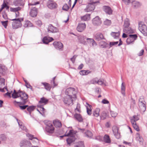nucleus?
Returning <instances> with one entry per match:
<instances>
[{"label": "nucleus", "instance_id": "nucleus-26", "mask_svg": "<svg viewBox=\"0 0 147 147\" xmlns=\"http://www.w3.org/2000/svg\"><path fill=\"white\" fill-rule=\"evenodd\" d=\"M41 84L43 85L45 88L47 90L50 91L51 88V86L50 85L46 82H42Z\"/></svg>", "mask_w": 147, "mask_h": 147}, {"label": "nucleus", "instance_id": "nucleus-27", "mask_svg": "<svg viewBox=\"0 0 147 147\" xmlns=\"http://www.w3.org/2000/svg\"><path fill=\"white\" fill-rule=\"evenodd\" d=\"M86 107L87 112L88 115H90L92 113L91 107L92 106L88 103H86Z\"/></svg>", "mask_w": 147, "mask_h": 147}, {"label": "nucleus", "instance_id": "nucleus-38", "mask_svg": "<svg viewBox=\"0 0 147 147\" xmlns=\"http://www.w3.org/2000/svg\"><path fill=\"white\" fill-rule=\"evenodd\" d=\"M57 5L55 3H49L48 5V7L50 9H53L56 8Z\"/></svg>", "mask_w": 147, "mask_h": 147}, {"label": "nucleus", "instance_id": "nucleus-57", "mask_svg": "<svg viewBox=\"0 0 147 147\" xmlns=\"http://www.w3.org/2000/svg\"><path fill=\"white\" fill-rule=\"evenodd\" d=\"M5 80L4 78H1V77L0 76V83L1 85L2 86H4L5 84Z\"/></svg>", "mask_w": 147, "mask_h": 147}, {"label": "nucleus", "instance_id": "nucleus-33", "mask_svg": "<svg viewBox=\"0 0 147 147\" xmlns=\"http://www.w3.org/2000/svg\"><path fill=\"white\" fill-rule=\"evenodd\" d=\"M120 34V32L118 31L117 32H112L111 33V35L115 38L118 37Z\"/></svg>", "mask_w": 147, "mask_h": 147}, {"label": "nucleus", "instance_id": "nucleus-62", "mask_svg": "<svg viewBox=\"0 0 147 147\" xmlns=\"http://www.w3.org/2000/svg\"><path fill=\"white\" fill-rule=\"evenodd\" d=\"M66 141L67 142V144H70L73 141V140L71 138H67L66 140Z\"/></svg>", "mask_w": 147, "mask_h": 147}, {"label": "nucleus", "instance_id": "nucleus-42", "mask_svg": "<svg viewBox=\"0 0 147 147\" xmlns=\"http://www.w3.org/2000/svg\"><path fill=\"white\" fill-rule=\"evenodd\" d=\"M90 73V71L89 70H82L80 72V74L81 75H87Z\"/></svg>", "mask_w": 147, "mask_h": 147}, {"label": "nucleus", "instance_id": "nucleus-30", "mask_svg": "<svg viewBox=\"0 0 147 147\" xmlns=\"http://www.w3.org/2000/svg\"><path fill=\"white\" fill-rule=\"evenodd\" d=\"M90 14H87L84 16L81 17V19L85 21L88 20H90Z\"/></svg>", "mask_w": 147, "mask_h": 147}, {"label": "nucleus", "instance_id": "nucleus-17", "mask_svg": "<svg viewBox=\"0 0 147 147\" xmlns=\"http://www.w3.org/2000/svg\"><path fill=\"white\" fill-rule=\"evenodd\" d=\"M123 31L124 33L128 34H133L135 33V30L131 28L130 26L123 29Z\"/></svg>", "mask_w": 147, "mask_h": 147}, {"label": "nucleus", "instance_id": "nucleus-7", "mask_svg": "<svg viewBox=\"0 0 147 147\" xmlns=\"http://www.w3.org/2000/svg\"><path fill=\"white\" fill-rule=\"evenodd\" d=\"M53 45L56 49L60 51L63 50V45L62 43L59 41H55L53 43Z\"/></svg>", "mask_w": 147, "mask_h": 147}, {"label": "nucleus", "instance_id": "nucleus-45", "mask_svg": "<svg viewBox=\"0 0 147 147\" xmlns=\"http://www.w3.org/2000/svg\"><path fill=\"white\" fill-rule=\"evenodd\" d=\"M28 107L27 108V110L30 113V114L31 112L34 109L35 107L33 106H31Z\"/></svg>", "mask_w": 147, "mask_h": 147}, {"label": "nucleus", "instance_id": "nucleus-48", "mask_svg": "<svg viewBox=\"0 0 147 147\" xmlns=\"http://www.w3.org/2000/svg\"><path fill=\"white\" fill-rule=\"evenodd\" d=\"M26 136L28 137L30 140H32L33 139H35L38 141V138L36 137H34L33 136L30 134L28 133L26 134Z\"/></svg>", "mask_w": 147, "mask_h": 147}, {"label": "nucleus", "instance_id": "nucleus-15", "mask_svg": "<svg viewBox=\"0 0 147 147\" xmlns=\"http://www.w3.org/2000/svg\"><path fill=\"white\" fill-rule=\"evenodd\" d=\"M13 4L16 6H24V3L23 0H14L13 2Z\"/></svg>", "mask_w": 147, "mask_h": 147}, {"label": "nucleus", "instance_id": "nucleus-56", "mask_svg": "<svg viewBox=\"0 0 147 147\" xmlns=\"http://www.w3.org/2000/svg\"><path fill=\"white\" fill-rule=\"evenodd\" d=\"M0 139L3 141H5L7 139V137L4 134H1L0 135Z\"/></svg>", "mask_w": 147, "mask_h": 147}, {"label": "nucleus", "instance_id": "nucleus-35", "mask_svg": "<svg viewBox=\"0 0 147 147\" xmlns=\"http://www.w3.org/2000/svg\"><path fill=\"white\" fill-rule=\"evenodd\" d=\"M53 123L55 126L56 127H60L61 126V123L59 121H53Z\"/></svg>", "mask_w": 147, "mask_h": 147}, {"label": "nucleus", "instance_id": "nucleus-31", "mask_svg": "<svg viewBox=\"0 0 147 147\" xmlns=\"http://www.w3.org/2000/svg\"><path fill=\"white\" fill-rule=\"evenodd\" d=\"M125 87L124 85L123 82L122 83L121 86V93L123 96H125Z\"/></svg>", "mask_w": 147, "mask_h": 147}, {"label": "nucleus", "instance_id": "nucleus-14", "mask_svg": "<svg viewBox=\"0 0 147 147\" xmlns=\"http://www.w3.org/2000/svg\"><path fill=\"white\" fill-rule=\"evenodd\" d=\"M86 28V25L85 23H80L78 24L77 28V31L79 32H82Z\"/></svg>", "mask_w": 147, "mask_h": 147}, {"label": "nucleus", "instance_id": "nucleus-58", "mask_svg": "<svg viewBox=\"0 0 147 147\" xmlns=\"http://www.w3.org/2000/svg\"><path fill=\"white\" fill-rule=\"evenodd\" d=\"M118 43V41L110 42L109 43L110 47H109V48L113 46L117 45Z\"/></svg>", "mask_w": 147, "mask_h": 147}, {"label": "nucleus", "instance_id": "nucleus-54", "mask_svg": "<svg viewBox=\"0 0 147 147\" xmlns=\"http://www.w3.org/2000/svg\"><path fill=\"white\" fill-rule=\"evenodd\" d=\"M129 36L130 38H131L134 41L138 37L136 34H130L129 35Z\"/></svg>", "mask_w": 147, "mask_h": 147}, {"label": "nucleus", "instance_id": "nucleus-25", "mask_svg": "<svg viewBox=\"0 0 147 147\" xmlns=\"http://www.w3.org/2000/svg\"><path fill=\"white\" fill-rule=\"evenodd\" d=\"M141 101V102H139V106L140 108L142 110V111H143L144 112L146 110V105L143 102H142V101Z\"/></svg>", "mask_w": 147, "mask_h": 147}, {"label": "nucleus", "instance_id": "nucleus-6", "mask_svg": "<svg viewBox=\"0 0 147 147\" xmlns=\"http://www.w3.org/2000/svg\"><path fill=\"white\" fill-rule=\"evenodd\" d=\"M76 99V98H74L71 97L66 96L64 98L63 102L65 104L67 105H72L73 104V100Z\"/></svg>", "mask_w": 147, "mask_h": 147}, {"label": "nucleus", "instance_id": "nucleus-36", "mask_svg": "<svg viewBox=\"0 0 147 147\" xmlns=\"http://www.w3.org/2000/svg\"><path fill=\"white\" fill-rule=\"evenodd\" d=\"M74 117L78 121L82 122L83 121V119L82 116L80 114H76L74 115Z\"/></svg>", "mask_w": 147, "mask_h": 147}, {"label": "nucleus", "instance_id": "nucleus-4", "mask_svg": "<svg viewBox=\"0 0 147 147\" xmlns=\"http://www.w3.org/2000/svg\"><path fill=\"white\" fill-rule=\"evenodd\" d=\"M139 30L145 36H147V26L142 22L138 24Z\"/></svg>", "mask_w": 147, "mask_h": 147}, {"label": "nucleus", "instance_id": "nucleus-63", "mask_svg": "<svg viewBox=\"0 0 147 147\" xmlns=\"http://www.w3.org/2000/svg\"><path fill=\"white\" fill-rule=\"evenodd\" d=\"M28 105H24V106H19V107L20 108V109L21 110H23L25 109L26 107H28Z\"/></svg>", "mask_w": 147, "mask_h": 147}, {"label": "nucleus", "instance_id": "nucleus-20", "mask_svg": "<svg viewBox=\"0 0 147 147\" xmlns=\"http://www.w3.org/2000/svg\"><path fill=\"white\" fill-rule=\"evenodd\" d=\"M74 131L73 130H70L69 131L68 133H67V132H66L64 135L63 136H60V137L61 138H62L64 136L73 137L74 134Z\"/></svg>", "mask_w": 147, "mask_h": 147}, {"label": "nucleus", "instance_id": "nucleus-46", "mask_svg": "<svg viewBox=\"0 0 147 147\" xmlns=\"http://www.w3.org/2000/svg\"><path fill=\"white\" fill-rule=\"evenodd\" d=\"M132 126L134 129L136 130L137 131H140V129L138 125L136 124V123H131Z\"/></svg>", "mask_w": 147, "mask_h": 147}, {"label": "nucleus", "instance_id": "nucleus-11", "mask_svg": "<svg viewBox=\"0 0 147 147\" xmlns=\"http://www.w3.org/2000/svg\"><path fill=\"white\" fill-rule=\"evenodd\" d=\"M31 145V143L28 141L22 140L20 142L21 147H30Z\"/></svg>", "mask_w": 147, "mask_h": 147}, {"label": "nucleus", "instance_id": "nucleus-52", "mask_svg": "<svg viewBox=\"0 0 147 147\" xmlns=\"http://www.w3.org/2000/svg\"><path fill=\"white\" fill-rule=\"evenodd\" d=\"M1 22L4 28L5 29L7 28L8 25V21H1Z\"/></svg>", "mask_w": 147, "mask_h": 147}, {"label": "nucleus", "instance_id": "nucleus-60", "mask_svg": "<svg viewBox=\"0 0 147 147\" xmlns=\"http://www.w3.org/2000/svg\"><path fill=\"white\" fill-rule=\"evenodd\" d=\"M69 9V7L67 4H65L63 6L62 9L65 11H67Z\"/></svg>", "mask_w": 147, "mask_h": 147}, {"label": "nucleus", "instance_id": "nucleus-16", "mask_svg": "<svg viewBox=\"0 0 147 147\" xmlns=\"http://www.w3.org/2000/svg\"><path fill=\"white\" fill-rule=\"evenodd\" d=\"M53 40V38L52 37L45 36L43 38L42 41L44 44H47L49 42Z\"/></svg>", "mask_w": 147, "mask_h": 147}, {"label": "nucleus", "instance_id": "nucleus-23", "mask_svg": "<svg viewBox=\"0 0 147 147\" xmlns=\"http://www.w3.org/2000/svg\"><path fill=\"white\" fill-rule=\"evenodd\" d=\"M131 123H136V121L139 119V116L138 115H134L133 117L130 118Z\"/></svg>", "mask_w": 147, "mask_h": 147}, {"label": "nucleus", "instance_id": "nucleus-10", "mask_svg": "<svg viewBox=\"0 0 147 147\" xmlns=\"http://www.w3.org/2000/svg\"><path fill=\"white\" fill-rule=\"evenodd\" d=\"M92 23L94 25L98 26L101 24L100 18L98 16L96 17L92 20Z\"/></svg>", "mask_w": 147, "mask_h": 147}, {"label": "nucleus", "instance_id": "nucleus-18", "mask_svg": "<svg viewBox=\"0 0 147 147\" xmlns=\"http://www.w3.org/2000/svg\"><path fill=\"white\" fill-rule=\"evenodd\" d=\"M113 134L116 138L117 139H119L120 138V135L118 132V128L117 127H113Z\"/></svg>", "mask_w": 147, "mask_h": 147}, {"label": "nucleus", "instance_id": "nucleus-47", "mask_svg": "<svg viewBox=\"0 0 147 147\" xmlns=\"http://www.w3.org/2000/svg\"><path fill=\"white\" fill-rule=\"evenodd\" d=\"M130 38L129 36L127 38L126 42L127 44V45H129L130 44H133L134 41L131 38Z\"/></svg>", "mask_w": 147, "mask_h": 147}, {"label": "nucleus", "instance_id": "nucleus-2", "mask_svg": "<svg viewBox=\"0 0 147 147\" xmlns=\"http://www.w3.org/2000/svg\"><path fill=\"white\" fill-rule=\"evenodd\" d=\"M45 125H46L45 128L46 131L49 134H52L54 133V127L52 125L51 121H45L44 122Z\"/></svg>", "mask_w": 147, "mask_h": 147}, {"label": "nucleus", "instance_id": "nucleus-43", "mask_svg": "<svg viewBox=\"0 0 147 147\" xmlns=\"http://www.w3.org/2000/svg\"><path fill=\"white\" fill-rule=\"evenodd\" d=\"M107 117V113L105 111H103L101 114L100 117L101 119L102 120L105 119Z\"/></svg>", "mask_w": 147, "mask_h": 147}, {"label": "nucleus", "instance_id": "nucleus-29", "mask_svg": "<svg viewBox=\"0 0 147 147\" xmlns=\"http://www.w3.org/2000/svg\"><path fill=\"white\" fill-rule=\"evenodd\" d=\"M129 25L130 23L129 19L127 18L124 21V24L123 26V29L129 27Z\"/></svg>", "mask_w": 147, "mask_h": 147}, {"label": "nucleus", "instance_id": "nucleus-59", "mask_svg": "<svg viewBox=\"0 0 147 147\" xmlns=\"http://www.w3.org/2000/svg\"><path fill=\"white\" fill-rule=\"evenodd\" d=\"M79 39L81 43L84 44V41L83 37L80 36L79 37Z\"/></svg>", "mask_w": 147, "mask_h": 147}, {"label": "nucleus", "instance_id": "nucleus-24", "mask_svg": "<svg viewBox=\"0 0 147 147\" xmlns=\"http://www.w3.org/2000/svg\"><path fill=\"white\" fill-rule=\"evenodd\" d=\"M43 106L41 107H37L38 108L40 109H37V111L39 112L42 115L44 116V114L46 112L45 109L43 107Z\"/></svg>", "mask_w": 147, "mask_h": 147}, {"label": "nucleus", "instance_id": "nucleus-40", "mask_svg": "<svg viewBox=\"0 0 147 147\" xmlns=\"http://www.w3.org/2000/svg\"><path fill=\"white\" fill-rule=\"evenodd\" d=\"M106 81L103 79H100L98 80V84L99 85H102L104 84L106 85Z\"/></svg>", "mask_w": 147, "mask_h": 147}, {"label": "nucleus", "instance_id": "nucleus-13", "mask_svg": "<svg viewBox=\"0 0 147 147\" xmlns=\"http://www.w3.org/2000/svg\"><path fill=\"white\" fill-rule=\"evenodd\" d=\"M47 30L49 32L55 33L59 32L58 29L57 28L54 27L51 24L49 25Z\"/></svg>", "mask_w": 147, "mask_h": 147}, {"label": "nucleus", "instance_id": "nucleus-12", "mask_svg": "<svg viewBox=\"0 0 147 147\" xmlns=\"http://www.w3.org/2000/svg\"><path fill=\"white\" fill-rule=\"evenodd\" d=\"M94 38L96 40L98 41L105 39L103 34L100 32H98L95 34L94 35Z\"/></svg>", "mask_w": 147, "mask_h": 147}, {"label": "nucleus", "instance_id": "nucleus-61", "mask_svg": "<svg viewBox=\"0 0 147 147\" xmlns=\"http://www.w3.org/2000/svg\"><path fill=\"white\" fill-rule=\"evenodd\" d=\"M110 113L111 116L112 117H115L117 116V114L116 112H115L114 111H111L110 112Z\"/></svg>", "mask_w": 147, "mask_h": 147}, {"label": "nucleus", "instance_id": "nucleus-9", "mask_svg": "<svg viewBox=\"0 0 147 147\" xmlns=\"http://www.w3.org/2000/svg\"><path fill=\"white\" fill-rule=\"evenodd\" d=\"M94 3H89L86 6L84 11L86 12H89L94 10L95 7L94 4Z\"/></svg>", "mask_w": 147, "mask_h": 147}, {"label": "nucleus", "instance_id": "nucleus-64", "mask_svg": "<svg viewBox=\"0 0 147 147\" xmlns=\"http://www.w3.org/2000/svg\"><path fill=\"white\" fill-rule=\"evenodd\" d=\"M2 16L3 18H4V19L7 20L8 19L7 14L5 12H4L3 13Z\"/></svg>", "mask_w": 147, "mask_h": 147}, {"label": "nucleus", "instance_id": "nucleus-39", "mask_svg": "<svg viewBox=\"0 0 147 147\" xmlns=\"http://www.w3.org/2000/svg\"><path fill=\"white\" fill-rule=\"evenodd\" d=\"M7 70L6 67L4 65L0 64V73L3 74Z\"/></svg>", "mask_w": 147, "mask_h": 147}, {"label": "nucleus", "instance_id": "nucleus-41", "mask_svg": "<svg viewBox=\"0 0 147 147\" xmlns=\"http://www.w3.org/2000/svg\"><path fill=\"white\" fill-rule=\"evenodd\" d=\"M32 26V24L30 21L27 20L25 21V23L24 25L25 27H31Z\"/></svg>", "mask_w": 147, "mask_h": 147}, {"label": "nucleus", "instance_id": "nucleus-55", "mask_svg": "<svg viewBox=\"0 0 147 147\" xmlns=\"http://www.w3.org/2000/svg\"><path fill=\"white\" fill-rule=\"evenodd\" d=\"M87 40H90L91 42H92V46H94V45H96L97 44L96 42L94 40L90 38H87Z\"/></svg>", "mask_w": 147, "mask_h": 147}, {"label": "nucleus", "instance_id": "nucleus-8", "mask_svg": "<svg viewBox=\"0 0 147 147\" xmlns=\"http://www.w3.org/2000/svg\"><path fill=\"white\" fill-rule=\"evenodd\" d=\"M48 100L45 97L41 98L37 105V107H41L46 105L48 102Z\"/></svg>", "mask_w": 147, "mask_h": 147}, {"label": "nucleus", "instance_id": "nucleus-21", "mask_svg": "<svg viewBox=\"0 0 147 147\" xmlns=\"http://www.w3.org/2000/svg\"><path fill=\"white\" fill-rule=\"evenodd\" d=\"M37 9L35 7L32 8L30 12V14L32 17L36 16L37 14Z\"/></svg>", "mask_w": 147, "mask_h": 147}, {"label": "nucleus", "instance_id": "nucleus-32", "mask_svg": "<svg viewBox=\"0 0 147 147\" xmlns=\"http://www.w3.org/2000/svg\"><path fill=\"white\" fill-rule=\"evenodd\" d=\"M136 140L138 141L140 143H142L143 141V139L141 137L139 133H137L136 135Z\"/></svg>", "mask_w": 147, "mask_h": 147}, {"label": "nucleus", "instance_id": "nucleus-5", "mask_svg": "<svg viewBox=\"0 0 147 147\" xmlns=\"http://www.w3.org/2000/svg\"><path fill=\"white\" fill-rule=\"evenodd\" d=\"M11 20L15 21L12 23V27L13 29H16L22 26L21 21L19 19H14Z\"/></svg>", "mask_w": 147, "mask_h": 147}, {"label": "nucleus", "instance_id": "nucleus-37", "mask_svg": "<svg viewBox=\"0 0 147 147\" xmlns=\"http://www.w3.org/2000/svg\"><path fill=\"white\" fill-rule=\"evenodd\" d=\"M100 111V109L99 108L96 109L93 112V114L94 116L97 117L99 115V113Z\"/></svg>", "mask_w": 147, "mask_h": 147}, {"label": "nucleus", "instance_id": "nucleus-34", "mask_svg": "<svg viewBox=\"0 0 147 147\" xmlns=\"http://www.w3.org/2000/svg\"><path fill=\"white\" fill-rule=\"evenodd\" d=\"M104 141L106 143H109L111 142L109 136L107 135H105L104 137Z\"/></svg>", "mask_w": 147, "mask_h": 147}, {"label": "nucleus", "instance_id": "nucleus-22", "mask_svg": "<svg viewBox=\"0 0 147 147\" xmlns=\"http://www.w3.org/2000/svg\"><path fill=\"white\" fill-rule=\"evenodd\" d=\"M16 120L20 128L22 130L27 132V129H26V127L24 126V124L18 119H17Z\"/></svg>", "mask_w": 147, "mask_h": 147}, {"label": "nucleus", "instance_id": "nucleus-44", "mask_svg": "<svg viewBox=\"0 0 147 147\" xmlns=\"http://www.w3.org/2000/svg\"><path fill=\"white\" fill-rule=\"evenodd\" d=\"M85 134L86 136L89 138H91L93 135L92 133L89 130L86 131L85 133Z\"/></svg>", "mask_w": 147, "mask_h": 147}, {"label": "nucleus", "instance_id": "nucleus-49", "mask_svg": "<svg viewBox=\"0 0 147 147\" xmlns=\"http://www.w3.org/2000/svg\"><path fill=\"white\" fill-rule=\"evenodd\" d=\"M83 142L80 141L76 145L74 146V147H84Z\"/></svg>", "mask_w": 147, "mask_h": 147}, {"label": "nucleus", "instance_id": "nucleus-28", "mask_svg": "<svg viewBox=\"0 0 147 147\" xmlns=\"http://www.w3.org/2000/svg\"><path fill=\"white\" fill-rule=\"evenodd\" d=\"M22 9V7L19 6L16 8L11 7L10 9V11L14 12H17L20 11Z\"/></svg>", "mask_w": 147, "mask_h": 147}, {"label": "nucleus", "instance_id": "nucleus-1", "mask_svg": "<svg viewBox=\"0 0 147 147\" xmlns=\"http://www.w3.org/2000/svg\"><path fill=\"white\" fill-rule=\"evenodd\" d=\"M12 98H17L20 97L23 104L27 102V99L28 98V94L20 90H19L18 92H17L15 90H14L12 94Z\"/></svg>", "mask_w": 147, "mask_h": 147}, {"label": "nucleus", "instance_id": "nucleus-3", "mask_svg": "<svg viewBox=\"0 0 147 147\" xmlns=\"http://www.w3.org/2000/svg\"><path fill=\"white\" fill-rule=\"evenodd\" d=\"M66 96L71 97L74 98H76V92L75 89L73 88H67L65 92Z\"/></svg>", "mask_w": 147, "mask_h": 147}, {"label": "nucleus", "instance_id": "nucleus-51", "mask_svg": "<svg viewBox=\"0 0 147 147\" xmlns=\"http://www.w3.org/2000/svg\"><path fill=\"white\" fill-rule=\"evenodd\" d=\"M107 44L105 41H101L100 42V45L102 48H106Z\"/></svg>", "mask_w": 147, "mask_h": 147}, {"label": "nucleus", "instance_id": "nucleus-53", "mask_svg": "<svg viewBox=\"0 0 147 147\" xmlns=\"http://www.w3.org/2000/svg\"><path fill=\"white\" fill-rule=\"evenodd\" d=\"M98 79L96 78L93 79L90 81L91 83L92 84H98Z\"/></svg>", "mask_w": 147, "mask_h": 147}, {"label": "nucleus", "instance_id": "nucleus-19", "mask_svg": "<svg viewBox=\"0 0 147 147\" xmlns=\"http://www.w3.org/2000/svg\"><path fill=\"white\" fill-rule=\"evenodd\" d=\"M103 9L106 13L109 15L112 14V11L109 7L107 6H104L103 7Z\"/></svg>", "mask_w": 147, "mask_h": 147}, {"label": "nucleus", "instance_id": "nucleus-50", "mask_svg": "<svg viewBox=\"0 0 147 147\" xmlns=\"http://www.w3.org/2000/svg\"><path fill=\"white\" fill-rule=\"evenodd\" d=\"M111 20L107 19H106L104 22V24L106 26H110L111 24Z\"/></svg>", "mask_w": 147, "mask_h": 147}]
</instances>
